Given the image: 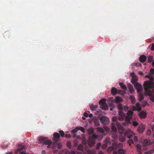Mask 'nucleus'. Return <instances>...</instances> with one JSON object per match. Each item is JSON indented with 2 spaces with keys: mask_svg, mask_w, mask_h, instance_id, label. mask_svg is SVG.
Segmentation results:
<instances>
[{
  "mask_svg": "<svg viewBox=\"0 0 154 154\" xmlns=\"http://www.w3.org/2000/svg\"><path fill=\"white\" fill-rule=\"evenodd\" d=\"M79 130H80L82 132L84 133L85 131L84 128L82 127H79Z\"/></svg>",
  "mask_w": 154,
  "mask_h": 154,
  "instance_id": "obj_48",
  "label": "nucleus"
},
{
  "mask_svg": "<svg viewBox=\"0 0 154 154\" xmlns=\"http://www.w3.org/2000/svg\"><path fill=\"white\" fill-rule=\"evenodd\" d=\"M65 136L66 138H68L70 137V135L69 134H66L65 135Z\"/></svg>",
  "mask_w": 154,
  "mask_h": 154,
  "instance_id": "obj_61",
  "label": "nucleus"
},
{
  "mask_svg": "<svg viewBox=\"0 0 154 154\" xmlns=\"http://www.w3.org/2000/svg\"><path fill=\"white\" fill-rule=\"evenodd\" d=\"M134 86L135 89L137 90L138 93H141L143 90V88L142 85L140 83H138Z\"/></svg>",
  "mask_w": 154,
  "mask_h": 154,
  "instance_id": "obj_5",
  "label": "nucleus"
},
{
  "mask_svg": "<svg viewBox=\"0 0 154 154\" xmlns=\"http://www.w3.org/2000/svg\"><path fill=\"white\" fill-rule=\"evenodd\" d=\"M88 134L89 135L92 134L94 132V130L92 128L89 129L88 131Z\"/></svg>",
  "mask_w": 154,
  "mask_h": 154,
  "instance_id": "obj_35",
  "label": "nucleus"
},
{
  "mask_svg": "<svg viewBox=\"0 0 154 154\" xmlns=\"http://www.w3.org/2000/svg\"><path fill=\"white\" fill-rule=\"evenodd\" d=\"M134 143V141L132 139L129 140L128 141V143L129 144L130 146H131V145L133 144Z\"/></svg>",
  "mask_w": 154,
  "mask_h": 154,
  "instance_id": "obj_41",
  "label": "nucleus"
},
{
  "mask_svg": "<svg viewBox=\"0 0 154 154\" xmlns=\"http://www.w3.org/2000/svg\"><path fill=\"white\" fill-rule=\"evenodd\" d=\"M151 131L150 129H148L147 130V133L148 134V135H151Z\"/></svg>",
  "mask_w": 154,
  "mask_h": 154,
  "instance_id": "obj_60",
  "label": "nucleus"
},
{
  "mask_svg": "<svg viewBox=\"0 0 154 154\" xmlns=\"http://www.w3.org/2000/svg\"><path fill=\"white\" fill-rule=\"evenodd\" d=\"M139 116L140 118L144 119L146 118L147 113L145 112L141 111L139 113Z\"/></svg>",
  "mask_w": 154,
  "mask_h": 154,
  "instance_id": "obj_12",
  "label": "nucleus"
},
{
  "mask_svg": "<svg viewBox=\"0 0 154 154\" xmlns=\"http://www.w3.org/2000/svg\"><path fill=\"white\" fill-rule=\"evenodd\" d=\"M66 154H75V152L74 151H72L71 152H70L69 151L66 150Z\"/></svg>",
  "mask_w": 154,
  "mask_h": 154,
  "instance_id": "obj_43",
  "label": "nucleus"
},
{
  "mask_svg": "<svg viewBox=\"0 0 154 154\" xmlns=\"http://www.w3.org/2000/svg\"><path fill=\"white\" fill-rule=\"evenodd\" d=\"M106 101V100L105 99H102L99 101V104L100 105H102L103 104H105V103Z\"/></svg>",
  "mask_w": 154,
  "mask_h": 154,
  "instance_id": "obj_23",
  "label": "nucleus"
},
{
  "mask_svg": "<svg viewBox=\"0 0 154 154\" xmlns=\"http://www.w3.org/2000/svg\"><path fill=\"white\" fill-rule=\"evenodd\" d=\"M122 100V98L119 97L117 96L116 97L115 102L116 103H119Z\"/></svg>",
  "mask_w": 154,
  "mask_h": 154,
  "instance_id": "obj_22",
  "label": "nucleus"
},
{
  "mask_svg": "<svg viewBox=\"0 0 154 154\" xmlns=\"http://www.w3.org/2000/svg\"><path fill=\"white\" fill-rule=\"evenodd\" d=\"M119 85L120 86L122 89L124 90L125 91H126L127 90V88L126 86L122 82L119 83Z\"/></svg>",
  "mask_w": 154,
  "mask_h": 154,
  "instance_id": "obj_17",
  "label": "nucleus"
},
{
  "mask_svg": "<svg viewBox=\"0 0 154 154\" xmlns=\"http://www.w3.org/2000/svg\"><path fill=\"white\" fill-rule=\"evenodd\" d=\"M78 148L79 150L83 151L84 149V146L82 145H80L78 146Z\"/></svg>",
  "mask_w": 154,
  "mask_h": 154,
  "instance_id": "obj_38",
  "label": "nucleus"
},
{
  "mask_svg": "<svg viewBox=\"0 0 154 154\" xmlns=\"http://www.w3.org/2000/svg\"><path fill=\"white\" fill-rule=\"evenodd\" d=\"M98 137V135H96L95 134H94L92 135V138L96 139Z\"/></svg>",
  "mask_w": 154,
  "mask_h": 154,
  "instance_id": "obj_51",
  "label": "nucleus"
},
{
  "mask_svg": "<svg viewBox=\"0 0 154 154\" xmlns=\"http://www.w3.org/2000/svg\"><path fill=\"white\" fill-rule=\"evenodd\" d=\"M101 146V143L100 142L98 143L97 144L96 148V149L97 150H99Z\"/></svg>",
  "mask_w": 154,
  "mask_h": 154,
  "instance_id": "obj_34",
  "label": "nucleus"
},
{
  "mask_svg": "<svg viewBox=\"0 0 154 154\" xmlns=\"http://www.w3.org/2000/svg\"><path fill=\"white\" fill-rule=\"evenodd\" d=\"M151 152L152 153L151 151L150 152H146L145 153V154H151Z\"/></svg>",
  "mask_w": 154,
  "mask_h": 154,
  "instance_id": "obj_64",
  "label": "nucleus"
},
{
  "mask_svg": "<svg viewBox=\"0 0 154 154\" xmlns=\"http://www.w3.org/2000/svg\"><path fill=\"white\" fill-rule=\"evenodd\" d=\"M154 143V141L150 142L149 140L146 139L143 141L142 143L144 146H147L153 144Z\"/></svg>",
  "mask_w": 154,
  "mask_h": 154,
  "instance_id": "obj_7",
  "label": "nucleus"
},
{
  "mask_svg": "<svg viewBox=\"0 0 154 154\" xmlns=\"http://www.w3.org/2000/svg\"><path fill=\"white\" fill-rule=\"evenodd\" d=\"M146 60V57L144 55H141L139 57V60L140 62L143 63L145 62Z\"/></svg>",
  "mask_w": 154,
  "mask_h": 154,
  "instance_id": "obj_13",
  "label": "nucleus"
},
{
  "mask_svg": "<svg viewBox=\"0 0 154 154\" xmlns=\"http://www.w3.org/2000/svg\"><path fill=\"white\" fill-rule=\"evenodd\" d=\"M107 147V145L106 144L104 143L102 146V148L103 149H105Z\"/></svg>",
  "mask_w": 154,
  "mask_h": 154,
  "instance_id": "obj_49",
  "label": "nucleus"
},
{
  "mask_svg": "<svg viewBox=\"0 0 154 154\" xmlns=\"http://www.w3.org/2000/svg\"><path fill=\"white\" fill-rule=\"evenodd\" d=\"M100 106L101 108L104 110H107L109 108L108 105L106 103L101 105Z\"/></svg>",
  "mask_w": 154,
  "mask_h": 154,
  "instance_id": "obj_19",
  "label": "nucleus"
},
{
  "mask_svg": "<svg viewBox=\"0 0 154 154\" xmlns=\"http://www.w3.org/2000/svg\"><path fill=\"white\" fill-rule=\"evenodd\" d=\"M123 146L122 143H119L117 144L116 147L119 148H121L123 147Z\"/></svg>",
  "mask_w": 154,
  "mask_h": 154,
  "instance_id": "obj_44",
  "label": "nucleus"
},
{
  "mask_svg": "<svg viewBox=\"0 0 154 154\" xmlns=\"http://www.w3.org/2000/svg\"><path fill=\"white\" fill-rule=\"evenodd\" d=\"M137 108L135 106H133L132 107V110L134 111L137 110Z\"/></svg>",
  "mask_w": 154,
  "mask_h": 154,
  "instance_id": "obj_57",
  "label": "nucleus"
},
{
  "mask_svg": "<svg viewBox=\"0 0 154 154\" xmlns=\"http://www.w3.org/2000/svg\"><path fill=\"white\" fill-rule=\"evenodd\" d=\"M128 88L131 94H132L134 92V90L133 87L130 84L128 85Z\"/></svg>",
  "mask_w": 154,
  "mask_h": 154,
  "instance_id": "obj_14",
  "label": "nucleus"
},
{
  "mask_svg": "<svg viewBox=\"0 0 154 154\" xmlns=\"http://www.w3.org/2000/svg\"><path fill=\"white\" fill-rule=\"evenodd\" d=\"M118 92V90L115 87H112L111 89V93L113 95H116Z\"/></svg>",
  "mask_w": 154,
  "mask_h": 154,
  "instance_id": "obj_15",
  "label": "nucleus"
},
{
  "mask_svg": "<svg viewBox=\"0 0 154 154\" xmlns=\"http://www.w3.org/2000/svg\"><path fill=\"white\" fill-rule=\"evenodd\" d=\"M114 149V148L113 146H109L107 149V152L109 153L112 151Z\"/></svg>",
  "mask_w": 154,
  "mask_h": 154,
  "instance_id": "obj_33",
  "label": "nucleus"
},
{
  "mask_svg": "<svg viewBox=\"0 0 154 154\" xmlns=\"http://www.w3.org/2000/svg\"><path fill=\"white\" fill-rule=\"evenodd\" d=\"M87 144L90 147H92L95 144V140L91 138L87 140Z\"/></svg>",
  "mask_w": 154,
  "mask_h": 154,
  "instance_id": "obj_6",
  "label": "nucleus"
},
{
  "mask_svg": "<svg viewBox=\"0 0 154 154\" xmlns=\"http://www.w3.org/2000/svg\"><path fill=\"white\" fill-rule=\"evenodd\" d=\"M97 131L100 133H103L104 132V130L102 128L100 127L97 128Z\"/></svg>",
  "mask_w": 154,
  "mask_h": 154,
  "instance_id": "obj_26",
  "label": "nucleus"
},
{
  "mask_svg": "<svg viewBox=\"0 0 154 154\" xmlns=\"http://www.w3.org/2000/svg\"><path fill=\"white\" fill-rule=\"evenodd\" d=\"M134 140L135 142H137L138 141V137L137 136H134Z\"/></svg>",
  "mask_w": 154,
  "mask_h": 154,
  "instance_id": "obj_54",
  "label": "nucleus"
},
{
  "mask_svg": "<svg viewBox=\"0 0 154 154\" xmlns=\"http://www.w3.org/2000/svg\"><path fill=\"white\" fill-rule=\"evenodd\" d=\"M103 138V136H100L98 138V140H100L102 139Z\"/></svg>",
  "mask_w": 154,
  "mask_h": 154,
  "instance_id": "obj_62",
  "label": "nucleus"
},
{
  "mask_svg": "<svg viewBox=\"0 0 154 154\" xmlns=\"http://www.w3.org/2000/svg\"><path fill=\"white\" fill-rule=\"evenodd\" d=\"M150 80L145 81L143 86L146 92L150 97L151 101L154 102V82L153 81V77L150 76H146Z\"/></svg>",
  "mask_w": 154,
  "mask_h": 154,
  "instance_id": "obj_1",
  "label": "nucleus"
},
{
  "mask_svg": "<svg viewBox=\"0 0 154 154\" xmlns=\"http://www.w3.org/2000/svg\"><path fill=\"white\" fill-rule=\"evenodd\" d=\"M100 120L101 123L103 125H107L108 124L109 122L108 118L105 116H103L101 117L100 119Z\"/></svg>",
  "mask_w": 154,
  "mask_h": 154,
  "instance_id": "obj_3",
  "label": "nucleus"
},
{
  "mask_svg": "<svg viewBox=\"0 0 154 154\" xmlns=\"http://www.w3.org/2000/svg\"><path fill=\"white\" fill-rule=\"evenodd\" d=\"M130 99L132 104H134L136 102V100L134 96L132 95L130 96Z\"/></svg>",
  "mask_w": 154,
  "mask_h": 154,
  "instance_id": "obj_21",
  "label": "nucleus"
},
{
  "mask_svg": "<svg viewBox=\"0 0 154 154\" xmlns=\"http://www.w3.org/2000/svg\"><path fill=\"white\" fill-rule=\"evenodd\" d=\"M143 98H144V97H143V95L142 94H140V95H139V98H138L139 100V101H142L143 99Z\"/></svg>",
  "mask_w": 154,
  "mask_h": 154,
  "instance_id": "obj_39",
  "label": "nucleus"
},
{
  "mask_svg": "<svg viewBox=\"0 0 154 154\" xmlns=\"http://www.w3.org/2000/svg\"><path fill=\"white\" fill-rule=\"evenodd\" d=\"M111 129L112 130V131L115 132H117V129L115 127H111Z\"/></svg>",
  "mask_w": 154,
  "mask_h": 154,
  "instance_id": "obj_52",
  "label": "nucleus"
},
{
  "mask_svg": "<svg viewBox=\"0 0 154 154\" xmlns=\"http://www.w3.org/2000/svg\"><path fill=\"white\" fill-rule=\"evenodd\" d=\"M150 72L151 74L154 75V69H150Z\"/></svg>",
  "mask_w": 154,
  "mask_h": 154,
  "instance_id": "obj_59",
  "label": "nucleus"
},
{
  "mask_svg": "<svg viewBox=\"0 0 154 154\" xmlns=\"http://www.w3.org/2000/svg\"><path fill=\"white\" fill-rule=\"evenodd\" d=\"M131 82L134 86L138 83L137 82V79L135 78L131 80Z\"/></svg>",
  "mask_w": 154,
  "mask_h": 154,
  "instance_id": "obj_28",
  "label": "nucleus"
},
{
  "mask_svg": "<svg viewBox=\"0 0 154 154\" xmlns=\"http://www.w3.org/2000/svg\"><path fill=\"white\" fill-rule=\"evenodd\" d=\"M18 146L19 147V149H20L21 150L24 149H25V146L23 144H20L18 145Z\"/></svg>",
  "mask_w": 154,
  "mask_h": 154,
  "instance_id": "obj_31",
  "label": "nucleus"
},
{
  "mask_svg": "<svg viewBox=\"0 0 154 154\" xmlns=\"http://www.w3.org/2000/svg\"><path fill=\"white\" fill-rule=\"evenodd\" d=\"M59 133L61 135V136L62 137H63L64 136V132L63 131H59Z\"/></svg>",
  "mask_w": 154,
  "mask_h": 154,
  "instance_id": "obj_46",
  "label": "nucleus"
},
{
  "mask_svg": "<svg viewBox=\"0 0 154 154\" xmlns=\"http://www.w3.org/2000/svg\"><path fill=\"white\" fill-rule=\"evenodd\" d=\"M138 125V123L136 121H134L133 122V125L135 127L137 126Z\"/></svg>",
  "mask_w": 154,
  "mask_h": 154,
  "instance_id": "obj_50",
  "label": "nucleus"
},
{
  "mask_svg": "<svg viewBox=\"0 0 154 154\" xmlns=\"http://www.w3.org/2000/svg\"><path fill=\"white\" fill-rule=\"evenodd\" d=\"M116 125L118 130L122 131H123L124 129L123 127L120 123H117Z\"/></svg>",
  "mask_w": 154,
  "mask_h": 154,
  "instance_id": "obj_16",
  "label": "nucleus"
},
{
  "mask_svg": "<svg viewBox=\"0 0 154 154\" xmlns=\"http://www.w3.org/2000/svg\"><path fill=\"white\" fill-rule=\"evenodd\" d=\"M79 130V127H76L75 128L71 131L72 133H75L77 132Z\"/></svg>",
  "mask_w": 154,
  "mask_h": 154,
  "instance_id": "obj_32",
  "label": "nucleus"
},
{
  "mask_svg": "<svg viewBox=\"0 0 154 154\" xmlns=\"http://www.w3.org/2000/svg\"><path fill=\"white\" fill-rule=\"evenodd\" d=\"M124 135L129 138H131L134 135L133 132L129 129L127 130L125 132Z\"/></svg>",
  "mask_w": 154,
  "mask_h": 154,
  "instance_id": "obj_4",
  "label": "nucleus"
},
{
  "mask_svg": "<svg viewBox=\"0 0 154 154\" xmlns=\"http://www.w3.org/2000/svg\"><path fill=\"white\" fill-rule=\"evenodd\" d=\"M118 114L119 117L118 118L119 120L122 121L124 120V118L123 117L124 116L125 114L122 111H119Z\"/></svg>",
  "mask_w": 154,
  "mask_h": 154,
  "instance_id": "obj_11",
  "label": "nucleus"
},
{
  "mask_svg": "<svg viewBox=\"0 0 154 154\" xmlns=\"http://www.w3.org/2000/svg\"><path fill=\"white\" fill-rule=\"evenodd\" d=\"M97 107L98 106L97 105H94L93 104H91L90 105V108L93 111L95 110L97 108Z\"/></svg>",
  "mask_w": 154,
  "mask_h": 154,
  "instance_id": "obj_18",
  "label": "nucleus"
},
{
  "mask_svg": "<svg viewBox=\"0 0 154 154\" xmlns=\"http://www.w3.org/2000/svg\"><path fill=\"white\" fill-rule=\"evenodd\" d=\"M117 144H116V143H112V145L113 146L116 147Z\"/></svg>",
  "mask_w": 154,
  "mask_h": 154,
  "instance_id": "obj_63",
  "label": "nucleus"
},
{
  "mask_svg": "<svg viewBox=\"0 0 154 154\" xmlns=\"http://www.w3.org/2000/svg\"><path fill=\"white\" fill-rule=\"evenodd\" d=\"M147 102L146 101H143L142 102V106H145L147 104Z\"/></svg>",
  "mask_w": 154,
  "mask_h": 154,
  "instance_id": "obj_56",
  "label": "nucleus"
},
{
  "mask_svg": "<svg viewBox=\"0 0 154 154\" xmlns=\"http://www.w3.org/2000/svg\"><path fill=\"white\" fill-rule=\"evenodd\" d=\"M38 140L40 141L41 143H43L44 145H48V148L50 147L51 143L50 140L48 139L46 140V138L44 137H39Z\"/></svg>",
  "mask_w": 154,
  "mask_h": 154,
  "instance_id": "obj_2",
  "label": "nucleus"
},
{
  "mask_svg": "<svg viewBox=\"0 0 154 154\" xmlns=\"http://www.w3.org/2000/svg\"><path fill=\"white\" fill-rule=\"evenodd\" d=\"M153 57L152 56L150 55L148 57L147 61L149 63H150L153 61Z\"/></svg>",
  "mask_w": 154,
  "mask_h": 154,
  "instance_id": "obj_25",
  "label": "nucleus"
},
{
  "mask_svg": "<svg viewBox=\"0 0 154 154\" xmlns=\"http://www.w3.org/2000/svg\"><path fill=\"white\" fill-rule=\"evenodd\" d=\"M60 137V134L58 133L55 132L54 134V137L53 138V140L54 141L57 142L59 140Z\"/></svg>",
  "mask_w": 154,
  "mask_h": 154,
  "instance_id": "obj_8",
  "label": "nucleus"
},
{
  "mask_svg": "<svg viewBox=\"0 0 154 154\" xmlns=\"http://www.w3.org/2000/svg\"><path fill=\"white\" fill-rule=\"evenodd\" d=\"M131 122L130 121V119H129L127 122H124L122 123V124L123 126H128L129 124H130Z\"/></svg>",
  "mask_w": 154,
  "mask_h": 154,
  "instance_id": "obj_29",
  "label": "nucleus"
},
{
  "mask_svg": "<svg viewBox=\"0 0 154 154\" xmlns=\"http://www.w3.org/2000/svg\"><path fill=\"white\" fill-rule=\"evenodd\" d=\"M109 143H110L109 139L108 138L106 139L104 141V143L105 144H109Z\"/></svg>",
  "mask_w": 154,
  "mask_h": 154,
  "instance_id": "obj_45",
  "label": "nucleus"
},
{
  "mask_svg": "<svg viewBox=\"0 0 154 154\" xmlns=\"http://www.w3.org/2000/svg\"><path fill=\"white\" fill-rule=\"evenodd\" d=\"M118 93L120 94H121L122 95H123L126 94V93H125V92L126 91H123L120 90H118Z\"/></svg>",
  "mask_w": 154,
  "mask_h": 154,
  "instance_id": "obj_37",
  "label": "nucleus"
},
{
  "mask_svg": "<svg viewBox=\"0 0 154 154\" xmlns=\"http://www.w3.org/2000/svg\"><path fill=\"white\" fill-rule=\"evenodd\" d=\"M21 151V150L20 149L18 148L15 151V154H17Z\"/></svg>",
  "mask_w": 154,
  "mask_h": 154,
  "instance_id": "obj_55",
  "label": "nucleus"
},
{
  "mask_svg": "<svg viewBox=\"0 0 154 154\" xmlns=\"http://www.w3.org/2000/svg\"><path fill=\"white\" fill-rule=\"evenodd\" d=\"M136 107L137 108V111H140L141 110V108L140 106V104L139 102L136 103Z\"/></svg>",
  "mask_w": 154,
  "mask_h": 154,
  "instance_id": "obj_20",
  "label": "nucleus"
},
{
  "mask_svg": "<svg viewBox=\"0 0 154 154\" xmlns=\"http://www.w3.org/2000/svg\"><path fill=\"white\" fill-rule=\"evenodd\" d=\"M94 123L95 125L97 127L99 126L100 125V123L99 120L97 119L94 120Z\"/></svg>",
  "mask_w": 154,
  "mask_h": 154,
  "instance_id": "obj_24",
  "label": "nucleus"
},
{
  "mask_svg": "<svg viewBox=\"0 0 154 154\" xmlns=\"http://www.w3.org/2000/svg\"><path fill=\"white\" fill-rule=\"evenodd\" d=\"M134 114V112L131 110H129L127 112V114L128 116H131Z\"/></svg>",
  "mask_w": 154,
  "mask_h": 154,
  "instance_id": "obj_42",
  "label": "nucleus"
},
{
  "mask_svg": "<svg viewBox=\"0 0 154 154\" xmlns=\"http://www.w3.org/2000/svg\"><path fill=\"white\" fill-rule=\"evenodd\" d=\"M145 126L144 125H140L138 127L137 131L140 134L141 133L145 130Z\"/></svg>",
  "mask_w": 154,
  "mask_h": 154,
  "instance_id": "obj_9",
  "label": "nucleus"
},
{
  "mask_svg": "<svg viewBox=\"0 0 154 154\" xmlns=\"http://www.w3.org/2000/svg\"><path fill=\"white\" fill-rule=\"evenodd\" d=\"M136 147L137 148V151L139 152H141V146L140 144H138L136 146Z\"/></svg>",
  "mask_w": 154,
  "mask_h": 154,
  "instance_id": "obj_30",
  "label": "nucleus"
},
{
  "mask_svg": "<svg viewBox=\"0 0 154 154\" xmlns=\"http://www.w3.org/2000/svg\"><path fill=\"white\" fill-rule=\"evenodd\" d=\"M113 98L112 97H110L108 99L107 103L109 107H113L114 106V105L113 103Z\"/></svg>",
  "mask_w": 154,
  "mask_h": 154,
  "instance_id": "obj_10",
  "label": "nucleus"
},
{
  "mask_svg": "<svg viewBox=\"0 0 154 154\" xmlns=\"http://www.w3.org/2000/svg\"><path fill=\"white\" fill-rule=\"evenodd\" d=\"M66 145L68 148H71L72 147L71 143L70 142H68L66 143Z\"/></svg>",
  "mask_w": 154,
  "mask_h": 154,
  "instance_id": "obj_47",
  "label": "nucleus"
},
{
  "mask_svg": "<svg viewBox=\"0 0 154 154\" xmlns=\"http://www.w3.org/2000/svg\"><path fill=\"white\" fill-rule=\"evenodd\" d=\"M125 152L126 151L125 150L123 149H121L118 150V152L119 154H124Z\"/></svg>",
  "mask_w": 154,
  "mask_h": 154,
  "instance_id": "obj_27",
  "label": "nucleus"
},
{
  "mask_svg": "<svg viewBox=\"0 0 154 154\" xmlns=\"http://www.w3.org/2000/svg\"><path fill=\"white\" fill-rule=\"evenodd\" d=\"M62 146V143H58L57 145V147L58 149H60L61 148V146Z\"/></svg>",
  "mask_w": 154,
  "mask_h": 154,
  "instance_id": "obj_53",
  "label": "nucleus"
},
{
  "mask_svg": "<svg viewBox=\"0 0 154 154\" xmlns=\"http://www.w3.org/2000/svg\"><path fill=\"white\" fill-rule=\"evenodd\" d=\"M151 49L152 51L154 50V43H153L152 44Z\"/></svg>",
  "mask_w": 154,
  "mask_h": 154,
  "instance_id": "obj_58",
  "label": "nucleus"
},
{
  "mask_svg": "<svg viewBox=\"0 0 154 154\" xmlns=\"http://www.w3.org/2000/svg\"><path fill=\"white\" fill-rule=\"evenodd\" d=\"M117 107L119 111H122L123 107L122 105L121 104H119L117 106Z\"/></svg>",
  "mask_w": 154,
  "mask_h": 154,
  "instance_id": "obj_36",
  "label": "nucleus"
},
{
  "mask_svg": "<svg viewBox=\"0 0 154 154\" xmlns=\"http://www.w3.org/2000/svg\"><path fill=\"white\" fill-rule=\"evenodd\" d=\"M118 120H119L118 118L116 116H114L112 119V121L113 122H116Z\"/></svg>",
  "mask_w": 154,
  "mask_h": 154,
  "instance_id": "obj_40",
  "label": "nucleus"
}]
</instances>
